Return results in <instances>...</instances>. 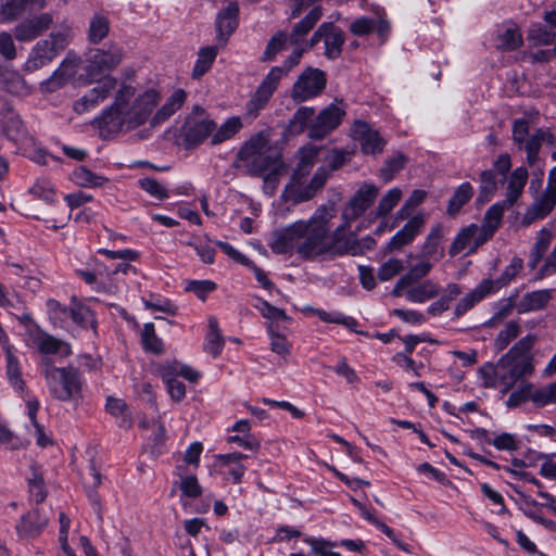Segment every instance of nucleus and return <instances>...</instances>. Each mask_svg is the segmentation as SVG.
<instances>
[{
    "label": "nucleus",
    "instance_id": "1",
    "mask_svg": "<svg viewBox=\"0 0 556 556\" xmlns=\"http://www.w3.org/2000/svg\"><path fill=\"white\" fill-rule=\"evenodd\" d=\"M160 101L161 94L157 90L149 88L137 93L132 85L123 83L116 89L112 104L102 111L93 121V125L102 138H112L144 125Z\"/></svg>",
    "mask_w": 556,
    "mask_h": 556
},
{
    "label": "nucleus",
    "instance_id": "2",
    "mask_svg": "<svg viewBox=\"0 0 556 556\" xmlns=\"http://www.w3.org/2000/svg\"><path fill=\"white\" fill-rule=\"evenodd\" d=\"M331 218L329 208L326 205L319 206L315 214L307 220H303V228L300 232V244L298 253L304 258H315L320 255H336L340 252L337 249L338 228L330 233L328 223Z\"/></svg>",
    "mask_w": 556,
    "mask_h": 556
},
{
    "label": "nucleus",
    "instance_id": "3",
    "mask_svg": "<svg viewBox=\"0 0 556 556\" xmlns=\"http://www.w3.org/2000/svg\"><path fill=\"white\" fill-rule=\"evenodd\" d=\"M39 369L50 395L61 402H79L83 399L84 380L78 368L68 365L56 367L51 359H41Z\"/></svg>",
    "mask_w": 556,
    "mask_h": 556
},
{
    "label": "nucleus",
    "instance_id": "4",
    "mask_svg": "<svg viewBox=\"0 0 556 556\" xmlns=\"http://www.w3.org/2000/svg\"><path fill=\"white\" fill-rule=\"evenodd\" d=\"M268 144V136L261 131L251 137L238 152V160L242 162L252 176H263L265 181H276L282 162L279 155L264 153Z\"/></svg>",
    "mask_w": 556,
    "mask_h": 556
},
{
    "label": "nucleus",
    "instance_id": "5",
    "mask_svg": "<svg viewBox=\"0 0 556 556\" xmlns=\"http://www.w3.org/2000/svg\"><path fill=\"white\" fill-rule=\"evenodd\" d=\"M535 341L534 334H527L500 358L503 369L502 386L504 391L510 390L518 380L533 374L534 365L531 350Z\"/></svg>",
    "mask_w": 556,
    "mask_h": 556
},
{
    "label": "nucleus",
    "instance_id": "6",
    "mask_svg": "<svg viewBox=\"0 0 556 556\" xmlns=\"http://www.w3.org/2000/svg\"><path fill=\"white\" fill-rule=\"evenodd\" d=\"M71 30L52 31L47 39L38 41L24 65L26 72H35L51 63L70 43Z\"/></svg>",
    "mask_w": 556,
    "mask_h": 556
},
{
    "label": "nucleus",
    "instance_id": "7",
    "mask_svg": "<svg viewBox=\"0 0 556 556\" xmlns=\"http://www.w3.org/2000/svg\"><path fill=\"white\" fill-rule=\"evenodd\" d=\"M320 148L307 144L299 149L298 157L299 162L294 168L290 181L285 187L282 197L286 201L293 204L306 202L307 200H300V194L303 188L306 187V176L311 173L313 166L318 160Z\"/></svg>",
    "mask_w": 556,
    "mask_h": 556
},
{
    "label": "nucleus",
    "instance_id": "8",
    "mask_svg": "<svg viewBox=\"0 0 556 556\" xmlns=\"http://www.w3.org/2000/svg\"><path fill=\"white\" fill-rule=\"evenodd\" d=\"M351 160V153L333 149L324 159L325 164L319 166L300 194V200H312L323 190L333 172L341 168Z\"/></svg>",
    "mask_w": 556,
    "mask_h": 556
},
{
    "label": "nucleus",
    "instance_id": "9",
    "mask_svg": "<svg viewBox=\"0 0 556 556\" xmlns=\"http://www.w3.org/2000/svg\"><path fill=\"white\" fill-rule=\"evenodd\" d=\"M123 58V49L115 43H111L106 50H91L85 68L89 80L96 81L104 73L112 72L121 64Z\"/></svg>",
    "mask_w": 556,
    "mask_h": 556
},
{
    "label": "nucleus",
    "instance_id": "10",
    "mask_svg": "<svg viewBox=\"0 0 556 556\" xmlns=\"http://www.w3.org/2000/svg\"><path fill=\"white\" fill-rule=\"evenodd\" d=\"M326 84V74L321 70L307 67L294 83L291 98L295 103L316 98L324 91Z\"/></svg>",
    "mask_w": 556,
    "mask_h": 556
},
{
    "label": "nucleus",
    "instance_id": "11",
    "mask_svg": "<svg viewBox=\"0 0 556 556\" xmlns=\"http://www.w3.org/2000/svg\"><path fill=\"white\" fill-rule=\"evenodd\" d=\"M27 343L42 355V359H50V355L65 358L72 354L71 345L67 342L53 337L36 325L27 330Z\"/></svg>",
    "mask_w": 556,
    "mask_h": 556
},
{
    "label": "nucleus",
    "instance_id": "12",
    "mask_svg": "<svg viewBox=\"0 0 556 556\" xmlns=\"http://www.w3.org/2000/svg\"><path fill=\"white\" fill-rule=\"evenodd\" d=\"M345 115V104L336 99L327 108L321 110L315 121L308 127V136L312 139H323L334 130Z\"/></svg>",
    "mask_w": 556,
    "mask_h": 556
},
{
    "label": "nucleus",
    "instance_id": "13",
    "mask_svg": "<svg viewBox=\"0 0 556 556\" xmlns=\"http://www.w3.org/2000/svg\"><path fill=\"white\" fill-rule=\"evenodd\" d=\"M116 89V78L106 75L98 81L97 86L88 90L81 98L75 101L73 109L78 114L93 110L100 103L105 101Z\"/></svg>",
    "mask_w": 556,
    "mask_h": 556
},
{
    "label": "nucleus",
    "instance_id": "14",
    "mask_svg": "<svg viewBox=\"0 0 556 556\" xmlns=\"http://www.w3.org/2000/svg\"><path fill=\"white\" fill-rule=\"evenodd\" d=\"M350 136L354 141L359 143L362 152L367 155L381 153L387 144V141L377 130L372 129L368 123L361 119L353 123L350 129Z\"/></svg>",
    "mask_w": 556,
    "mask_h": 556
},
{
    "label": "nucleus",
    "instance_id": "15",
    "mask_svg": "<svg viewBox=\"0 0 556 556\" xmlns=\"http://www.w3.org/2000/svg\"><path fill=\"white\" fill-rule=\"evenodd\" d=\"M278 70L269 71L261 85L257 87L256 91L245 105L247 115L249 117L255 118L258 115V112L266 106L278 87Z\"/></svg>",
    "mask_w": 556,
    "mask_h": 556
},
{
    "label": "nucleus",
    "instance_id": "16",
    "mask_svg": "<svg viewBox=\"0 0 556 556\" xmlns=\"http://www.w3.org/2000/svg\"><path fill=\"white\" fill-rule=\"evenodd\" d=\"M378 193L379 188L372 184H364L361 186L342 213L345 222L350 223L363 215L374 203Z\"/></svg>",
    "mask_w": 556,
    "mask_h": 556
},
{
    "label": "nucleus",
    "instance_id": "17",
    "mask_svg": "<svg viewBox=\"0 0 556 556\" xmlns=\"http://www.w3.org/2000/svg\"><path fill=\"white\" fill-rule=\"evenodd\" d=\"M216 129V124L208 118L188 117L182 126V139L188 149L201 144Z\"/></svg>",
    "mask_w": 556,
    "mask_h": 556
},
{
    "label": "nucleus",
    "instance_id": "18",
    "mask_svg": "<svg viewBox=\"0 0 556 556\" xmlns=\"http://www.w3.org/2000/svg\"><path fill=\"white\" fill-rule=\"evenodd\" d=\"M301 229H304L303 220H298L285 229L275 231L269 242L271 251L276 254H287L293 249L298 250Z\"/></svg>",
    "mask_w": 556,
    "mask_h": 556
},
{
    "label": "nucleus",
    "instance_id": "19",
    "mask_svg": "<svg viewBox=\"0 0 556 556\" xmlns=\"http://www.w3.org/2000/svg\"><path fill=\"white\" fill-rule=\"evenodd\" d=\"M426 224L424 213H417L410 217L406 224L390 239L388 242V251H397L409 244L422 231Z\"/></svg>",
    "mask_w": 556,
    "mask_h": 556
},
{
    "label": "nucleus",
    "instance_id": "20",
    "mask_svg": "<svg viewBox=\"0 0 556 556\" xmlns=\"http://www.w3.org/2000/svg\"><path fill=\"white\" fill-rule=\"evenodd\" d=\"M0 128L15 143H24L28 140L24 123L18 114L9 106H4L0 111Z\"/></svg>",
    "mask_w": 556,
    "mask_h": 556
},
{
    "label": "nucleus",
    "instance_id": "21",
    "mask_svg": "<svg viewBox=\"0 0 556 556\" xmlns=\"http://www.w3.org/2000/svg\"><path fill=\"white\" fill-rule=\"evenodd\" d=\"M52 23V15L49 13H42L17 24L14 28V37L18 41H31L49 29Z\"/></svg>",
    "mask_w": 556,
    "mask_h": 556
},
{
    "label": "nucleus",
    "instance_id": "22",
    "mask_svg": "<svg viewBox=\"0 0 556 556\" xmlns=\"http://www.w3.org/2000/svg\"><path fill=\"white\" fill-rule=\"evenodd\" d=\"M493 286L494 285L491 282V279H483L475 289L459 299L454 308L453 319H459L488 295L493 294Z\"/></svg>",
    "mask_w": 556,
    "mask_h": 556
},
{
    "label": "nucleus",
    "instance_id": "23",
    "mask_svg": "<svg viewBox=\"0 0 556 556\" xmlns=\"http://www.w3.org/2000/svg\"><path fill=\"white\" fill-rule=\"evenodd\" d=\"M46 7V0H3L0 4V23L18 18L25 12L39 11Z\"/></svg>",
    "mask_w": 556,
    "mask_h": 556
},
{
    "label": "nucleus",
    "instance_id": "24",
    "mask_svg": "<svg viewBox=\"0 0 556 556\" xmlns=\"http://www.w3.org/2000/svg\"><path fill=\"white\" fill-rule=\"evenodd\" d=\"M556 205V195L547 190L538 197L533 203L528 207L521 219L522 226H530L531 224L545 218Z\"/></svg>",
    "mask_w": 556,
    "mask_h": 556
},
{
    "label": "nucleus",
    "instance_id": "25",
    "mask_svg": "<svg viewBox=\"0 0 556 556\" xmlns=\"http://www.w3.org/2000/svg\"><path fill=\"white\" fill-rule=\"evenodd\" d=\"M441 291L442 287L439 282L432 279H424L410 285V288L405 292V298L408 302L422 304L437 299Z\"/></svg>",
    "mask_w": 556,
    "mask_h": 556
},
{
    "label": "nucleus",
    "instance_id": "26",
    "mask_svg": "<svg viewBox=\"0 0 556 556\" xmlns=\"http://www.w3.org/2000/svg\"><path fill=\"white\" fill-rule=\"evenodd\" d=\"M323 16V8L314 7L301 21L294 24L289 36L291 46H303L307 34L315 27Z\"/></svg>",
    "mask_w": 556,
    "mask_h": 556
},
{
    "label": "nucleus",
    "instance_id": "27",
    "mask_svg": "<svg viewBox=\"0 0 556 556\" xmlns=\"http://www.w3.org/2000/svg\"><path fill=\"white\" fill-rule=\"evenodd\" d=\"M48 526V518L39 509H33L21 517L16 530L22 538H37Z\"/></svg>",
    "mask_w": 556,
    "mask_h": 556
},
{
    "label": "nucleus",
    "instance_id": "28",
    "mask_svg": "<svg viewBox=\"0 0 556 556\" xmlns=\"http://www.w3.org/2000/svg\"><path fill=\"white\" fill-rule=\"evenodd\" d=\"M239 7L231 2L228 7L218 13L216 17L217 37L219 40H226L238 26Z\"/></svg>",
    "mask_w": 556,
    "mask_h": 556
},
{
    "label": "nucleus",
    "instance_id": "29",
    "mask_svg": "<svg viewBox=\"0 0 556 556\" xmlns=\"http://www.w3.org/2000/svg\"><path fill=\"white\" fill-rule=\"evenodd\" d=\"M187 93L184 89L175 90L151 118V125H160L174 115L185 103Z\"/></svg>",
    "mask_w": 556,
    "mask_h": 556
},
{
    "label": "nucleus",
    "instance_id": "30",
    "mask_svg": "<svg viewBox=\"0 0 556 556\" xmlns=\"http://www.w3.org/2000/svg\"><path fill=\"white\" fill-rule=\"evenodd\" d=\"M529 174L525 166L515 168L508 179L506 198L503 201L506 205L513 206L521 195L527 184Z\"/></svg>",
    "mask_w": 556,
    "mask_h": 556
},
{
    "label": "nucleus",
    "instance_id": "31",
    "mask_svg": "<svg viewBox=\"0 0 556 556\" xmlns=\"http://www.w3.org/2000/svg\"><path fill=\"white\" fill-rule=\"evenodd\" d=\"M460 294L462 287L458 283H447L441 296L427 307V314L432 317L441 316L444 312L450 309L451 303Z\"/></svg>",
    "mask_w": 556,
    "mask_h": 556
},
{
    "label": "nucleus",
    "instance_id": "32",
    "mask_svg": "<svg viewBox=\"0 0 556 556\" xmlns=\"http://www.w3.org/2000/svg\"><path fill=\"white\" fill-rule=\"evenodd\" d=\"M76 64L68 59H65L60 66L52 73V75L45 81L41 87L46 91H55L61 88L65 83L75 74Z\"/></svg>",
    "mask_w": 556,
    "mask_h": 556
},
{
    "label": "nucleus",
    "instance_id": "33",
    "mask_svg": "<svg viewBox=\"0 0 556 556\" xmlns=\"http://www.w3.org/2000/svg\"><path fill=\"white\" fill-rule=\"evenodd\" d=\"M71 314V324L81 329H91L93 334L97 336L98 321L89 306L73 300V312Z\"/></svg>",
    "mask_w": 556,
    "mask_h": 556
},
{
    "label": "nucleus",
    "instance_id": "34",
    "mask_svg": "<svg viewBox=\"0 0 556 556\" xmlns=\"http://www.w3.org/2000/svg\"><path fill=\"white\" fill-rule=\"evenodd\" d=\"M552 300L551 290L543 289L526 293L518 303V313H528L544 308Z\"/></svg>",
    "mask_w": 556,
    "mask_h": 556
},
{
    "label": "nucleus",
    "instance_id": "35",
    "mask_svg": "<svg viewBox=\"0 0 556 556\" xmlns=\"http://www.w3.org/2000/svg\"><path fill=\"white\" fill-rule=\"evenodd\" d=\"M345 42L344 33L332 23V28L327 29L325 35V56L329 60L338 59L342 53V47Z\"/></svg>",
    "mask_w": 556,
    "mask_h": 556
},
{
    "label": "nucleus",
    "instance_id": "36",
    "mask_svg": "<svg viewBox=\"0 0 556 556\" xmlns=\"http://www.w3.org/2000/svg\"><path fill=\"white\" fill-rule=\"evenodd\" d=\"M47 312L51 323L60 328H67L71 325L73 302L70 306L62 305L59 301L50 299L46 303Z\"/></svg>",
    "mask_w": 556,
    "mask_h": 556
},
{
    "label": "nucleus",
    "instance_id": "37",
    "mask_svg": "<svg viewBox=\"0 0 556 556\" xmlns=\"http://www.w3.org/2000/svg\"><path fill=\"white\" fill-rule=\"evenodd\" d=\"M102 483V476L92 463L89 466V479L85 481V488L87 496L92 505L93 510L97 513L99 519H101V502L100 496L97 493V489Z\"/></svg>",
    "mask_w": 556,
    "mask_h": 556
},
{
    "label": "nucleus",
    "instance_id": "38",
    "mask_svg": "<svg viewBox=\"0 0 556 556\" xmlns=\"http://www.w3.org/2000/svg\"><path fill=\"white\" fill-rule=\"evenodd\" d=\"M5 363L7 377L9 382L15 390L23 392L25 389V381L22 378L21 365L17 357L15 356L14 348L7 349Z\"/></svg>",
    "mask_w": 556,
    "mask_h": 556
},
{
    "label": "nucleus",
    "instance_id": "39",
    "mask_svg": "<svg viewBox=\"0 0 556 556\" xmlns=\"http://www.w3.org/2000/svg\"><path fill=\"white\" fill-rule=\"evenodd\" d=\"M217 53L218 49L214 46H207L199 50L198 58L191 74L193 79H200L211 70Z\"/></svg>",
    "mask_w": 556,
    "mask_h": 556
},
{
    "label": "nucleus",
    "instance_id": "40",
    "mask_svg": "<svg viewBox=\"0 0 556 556\" xmlns=\"http://www.w3.org/2000/svg\"><path fill=\"white\" fill-rule=\"evenodd\" d=\"M224 348V339L218 329V321L215 317L208 319V332L206 334L204 350L213 357H217Z\"/></svg>",
    "mask_w": 556,
    "mask_h": 556
},
{
    "label": "nucleus",
    "instance_id": "41",
    "mask_svg": "<svg viewBox=\"0 0 556 556\" xmlns=\"http://www.w3.org/2000/svg\"><path fill=\"white\" fill-rule=\"evenodd\" d=\"M553 239V233L546 228H542L536 236L533 250L531 252V258L529 261V267L532 269L536 268L539 263L542 261L546 251L548 250Z\"/></svg>",
    "mask_w": 556,
    "mask_h": 556
},
{
    "label": "nucleus",
    "instance_id": "42",
    "mask_svg": "<svg viewBox=\"0 0 556 556\" xmlns=\"http://www.w3.org/2000/svg\"><path fill=\"white\" fill-rule=\"evenodd\" d=\"M28 193L35 199L41 200L47 204L54 203L56 198L54 185L46 177L36 179L33 186L28 189Z\"/></svg>",
    "mask_w": 556,
    "mask_h": 556
},
{
    "label": "nucleus",
    "instance_id": "43",
    "mask_svg": "<svg viewBox=\"0 0 556 556\" xmlns=\"http://www.w3.org/2000/svg\"><path fill=\"white\" fill-rule=\"evenodd\" d=\"M477 232V224H470L467 227L463 228L452 242L450 248V254L452 256H455L467 248L470 250V247H472L473 244V237Z\"/></svg>",
    "mask_w": 556,
    "mask_h": 556
},
{
    "label": "nucleus",
    "instance_id": "44",
    "mask_svg": "<svg viewBox=\"0 0 556 556\" xmlns=\"http://www.w3.org/2000/svg\"><path fill=\"white\" fill-rule=\"evenodd\" d=\"M441 241V232L440 229L433 228L429 235L427 236L420 251V256L425 260H433L438 262L442 256L443 252L439 251V245Z\"/></svg>",
    "mask_w": 556,
    "mask_h": 556
},
{
    "label": "nucleus",
    "instance_id": "45",
    "mask_svg": "<svg viewBox=\"0 0 556 556\" xmlns=\"http://www.w3.org/2000/svg\"><path fill=\"white\" fill-rule=\"evenodd\" d=\"M72 177L76 185L85 188H99L108 181V178L94 174L85 166L76 168L73 172Z\"/></svg>",
    "mask_w": 556,
    "mask_h": 556
},
{
    "label": "nucleus",
    "instance_id": "46",
    "mask_svg": "<svg viewBox=\"0 0 556 556\" xmlns=\"http://www.w3.org/2000/svg\"><path fill=\"white\" fill-rule=\"evenodd\" d=\"M472 194L473 188L468 181L458 186L453 197L448 201L447 214L451 216L456 215L460 208L471 199Z\"/></svg>",
    "mask_w": 556,
    "mask_h": 556
},
{
    "label": "nucleus",
    "instance_id": "47",
    "mask_svg": "<svg viewBox=\"0 0 556 556\" xmlns=\"http://www.w3.org/2000/svg\"><path fill=\"white\" fill-rule=\"evenodd\" d=\"M242 128L240 117H229L216 131H213L211 139L212 144H219L226 140L231 139Z\"/></svg>",
    "mask_w": 556,
    "mask_h": 556
},
{
    "label": "nucleus",
    "instance_id": "48",
    "mask_svg": "<svg viewBox=\"0 0 556 556\" xmlns=\"http://www.w3.org/2000/svg\"><path fill=\"white\" fill-rule=\"evenodd\" d=\"M110 31V20L101 14H96L89 23L88 39L97 45L101 42Z\"/></svg>",
    "mask_w": 556,
    "mask_h": 556
},
{
    "label": "nucleus",
    "instance_id": "49",
    "mask_svg": "<svg viewBox=\"0 0 556 556\" xmlns=\"http://www.w3.org/2000/svg\"><path fill=\"white\" fill-rule=\"evenodd\" d=\"M509 207L510 206L506 205L503 201L491 205L484 213L482 227L488 231L495 233L502 224L505 210Z\"/></svg>",
    "mask_w": 556,
    "mask_h": 556
},
{
    "label": "nucleus",
    "instance_id": "50",
    "mask_svg": "<svg viewBox=\"0 0 556 556\" xmlns=\"http://www.w3.org/2000/svg\"><path fill=\"white\" fill-rule=\"evenodd\" d=\"M245 457V455L239 452L229 453L220 457L223 463L228 466L227 475L232 478L233 483H240L242 480L245 467L241 464V459Z\"/></svg>",
    "mask_w": 556,
    "mask_h": 556
},
{
    "label": "nucleus",
    "instance_id": "51",
    "mask_svg": "<svg viewBox=\"0 0 556 556\" xmlns=\"http://www.w3.org/2000/svg\"><path fill=\"white\" fill-rule=\"evenodd\" d=\"M288 42V34L282 30L277 31L274 36H271V38L267 42V46L262 56V61L270 62L275 60L277 54L286 49Z\"/></svg>",
    "mask_w": 556,
    "mask_h": 556
},
{
    "label": "nucleus",
    "instance_id": "52",
    "mask_svg": "<svg viewBox=\"0 0 556 556\" xmlns=\"http://www.w3.org/2000/svg\"><path fill=\"white\" fill-rule=\"evenodd\" d=\"M479 375L483 380V386L486 388L502 386L503 369L501 367V361H498L496 365L491 363L484 364L479 369Z\"/></svg>",
    "mask_w": 556,
    "mask_h": 556
},
{
    "label": "nucleus",
    "instance_id": "53",
    "mask_svg": "<svg viewBox=\"0 0 556 556\" xmlns=\"http://www.w3.org/2000/svg\"><path fill=\"white\" fill-rule=\"evenodd\" d=\"M522 45V35L517 27L509 26L498 36L497 49L514 51Z\"/></svg>",
    "mask_w": 556,
    "mask_h": 556
},
{
    "label": "nucleus",
    "instance_id": "54",
    "mask_svg": "<svg viewBox=\"0 0 556 556\" xmlns=\"http://www.w3.org/2000/svg\"><path fill=\"white\" fill-rule=\"evenodd\" d=\"M497 189L496 177L492 170H483L480 174V190L478 201L488 202L494 195Z\"/></svg>",
    "mask_w": 556,
    "mask_h": 556
},
{
    "label": "nucleus",
    "instance_id": "55",
    "mask_svg": "<svg viewBox=\"0 0 556 556\" xmlns=\"http://www.w3.org/2000/svg\"><path fill=\"white\" fill-rule=\"evenodd\" d=\"M404 268L403 260L390 257L379 266L377 277L380 281H389L400 275Z\"/></svg>",
    "mask_w": 556,
    "mask_h": 556
},
{
    "label": "nucleus",
    "instance_id": "56",
    "mask_svg": "<svg viewBox=\"0 0 556 556\" xmlns=\"http://www.w3.org/2000/svg\"><path fill=\"white\" fill-rule=\"evenodd\" d=\"M141 340L144 350L155 354H160L163 352V342L156 336L154 325L152 323H147L143 325Z\"/></svg>",
    "mask_w": 556,
    "mask_h": 556
},
{
    "label": "nucleus",
    "instance_id": "57",
    "mask_svg": "<svg viewBox=\"0 0 556 556\" xmlns=\"http://www.w3.org/2000/svg\"><path fill=\"white\" fill-rule=\"evenodd\" d=\"M542 144L543 142L541 140L538 129L534 130V132L525 141V143H522L521 150H525L527 154L526 161L530 167L534 166L538 163L539 153Z\"/></svg>",
    "mask_w": 556,
    "mask_h": 556
},
{
    "label": "nucleus",
    "instance_id": "58",
    "mask_svg": "<svg viewBox=\"0 0 556 556\" xmlns=\"http://www.w3.org/2000/svg\"><path fill=\"white\" fill-rule=\"evenodd\" d=\"M520 333V326L517 321L510 320L506 324L495 338L494 345L497 351L505 350L508 344Z\"/></svg>",
    "mask_w": 556,
    "mask_h": 556
},
{
    "label": "nucleus",
    "instance_id": "59",
    "mask_svg": "<svg viewBox=\"0 0 556 556\" xmlns=\"http://www.w3.org/2000/svg\"><path fill=\"white\" fill-rule=\"evenodd\" d=\"M522 269V260L518 257H514L510 261V264L504 269L500 278L496 280L491 279V282L494 285V293L497 292L501 288L508 285Z\"/></svg>",
    "mask_w": 556,
    "mask_h": 556
},
{
    "label": "nucleus",
    "instance_id": "60",
    "mask_svg": "<svg viewBox=\"0 0 556 556\" xmlns=\"http://www.w3.org/2000/svg\"><path fill=\"white\" fill-rule=\"evenodd\" d=\"M432 268L433 263L431 261L420 257V260L410 266L407 273L403 276L410 285H413L415 282L422 281V279L430 274Z\"/></svg>",
    "mask_w": 556,
    "mask_h": 556
},
{
    "label": "nucleus",
    "instance_id": "61",
    "mask_svg": "<svg viewBox=\"0 0 556 556\" xmlns=\"http://www.w3.org/2000/svg\"><path fill=\"white\" fill-rule=\"evenodd\" d=\"M406 161L407 159L402 153H397L396 155L388 159L384 165L380 168V177L386 182L391 181L395 174L404 167Z\"/></svg>",
    "mask_w": 556,
    "mask_h": 556
},
{
    "label": "nucleus",
    "instance_id": "62",
    "mask_svg": "<svg viewBox=\"0 0 556 556\" xmlns=\"http://www.w3.org/2000/svg\"><path fill=\"white\" fill-rule=\"evenodd\" d=\"M402 190L397 187L390 189L380 200L377 207V215L387 216L400 202Z\"/></svg>",
    "mask_w": 556,
    "mask_h": 556
},
{
    "label": "nucleus",
    "instance_id": "63",
    "mask_svg": "<svg viewBox=\"0 0 556 556\" xmlns=\"http://www.w3.org/2000/svg\"><path fill=\"white\" fill-rule=\"evenodd\" d=\"M527 37L535 45H549L555 40L556 34L542 24H532Z\"/></svg>",
    "mask_w": 556,
    "mask_h": 556
},
{
    "label": "nucleus",
    "instance_id": "64",
    "mask_svg": "<svg viewBox=\"0 0 556 556\" xmlns=\"http://www.w3.org/2000/svg\"><path fill=\"white\" fill-rule=\"evenodd\" d=\"M532 402L540 407L556 404V381L534 390Z\"/></svg>",
    "mask_w": 556,
    "mask_h": 556
}]
</instances>
